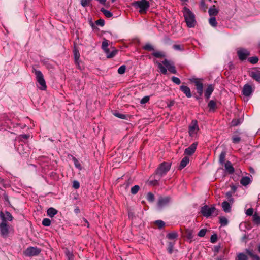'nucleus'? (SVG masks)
Returning a JSON list of instances; mask_svg holds the SVG:
<instances>
[{
    "mask_svg": "<svg viewBox=\"0 0 260 260\" xmlns=\"http://www.w3.org/2000/svg\"><path fill=\"white\" fill-rule=\"evenodd\" d=\"M101 11L108 18H110L112 16V14L109 11L105 10L104 8H102Z\"/></svg>",
    "mask_w": 260,
    "mask_h": 260,
    "instance_id": "obj_31",
    "label": "nucleus"
},
{
    "mask_svg": "<svg viewBox=\"0 0 260 260\" xmlns=\"http://www.w3.org/2000/svg\"><path fill=\"white\" fill-rule=\"evenodd\" d=\"M140 187L138 185H135L131 188V193L136 194L139 191Z\"/></svg>",
    "mask_w": 260,
    "mask_h": 260,
    "instance_id": "obj_42",
    "label": "nucleus"
},
{
    "mask_svg": "<svg viewBox=\"0 0 260 260\" xmlns=\"http://www.w3.org/2000/svg\"><path fill=\"white\" fill-rule=\"evenodd\" d=\"M73 160L74 162L75 166L77 168L81 170L82 169L81 165L80 163L78 161V160L77 159V158H76L75 157H73Z\"/></svg>",
    "mask_w": 260,
    "mask_h": 260,
    "instance_id": "obj_35",
    "label": "nucleus"
},
{
    "mask_svg": "<svg viewBox=\"0 0 260 260\" xmlns=\"http://www.w3.org/2000/svg\"><path fill=\"white\" fill-rule=\"evenodd\" d=\"M252 92V87L250 85L246 84L244 86L242 90L243 95L246 96H249Z\"/></svg>",
    "mask_w": 260,
    "mask_h": 260,
    "instance_id": "obj_16",
    "label": "nucleus"
},
{
    "mask_svg": "<svg viewBox=\"0 0 260 260\" xmlns=\"http://www.w3.org/2000/svg\"><path fill=\"white\" fill-rule=\"evenodd\" d=\"M189 161V158L187 156L184 157L180 162V164L179 166L180 170L184 168L188 164Z\"/></svg>",
    "mask_w": 260,
    "mask_h": 260,
    "instance_id": "obj_22",
    "label": "nucleus"
},
{
    "mask_svg": "<svg viewBox=\"0 0 260 260\" xmlns=\"http://www.w3.org/2000/svg\"><path fill=\"white\" fill-rule=\"evenodd\" d=\"M0 218L6 222V220L12 221L13 220V217L11 214L9 212H6L4 214L2 212L0 213Z\"/></svg>",
    "mask_w": 260,
    "mask_h": 260,
    "instance_id": "obj_15",
    "label": "nucleus"
},
{
    "mask_svg": "<svg viewBox=\"0 0 260 260\" xmlns=\"http://www.w3.org/2000/svg\"><path fill=\"white\" fill-rule=\"evenodd\" d=\"M133 6L137 8H139L140 12L143 13H145L149 7V3L146 0L137 1L133 3Z\"/></svg>",
    "mask_w": 260,
    "mask_h": 260,
    "instance_id": "obj_5",
    "label": "nucleus"
},
{
    "mask_svg": "<svg viewBox=\"0 0 260 260\" xmlns=\"http://www.w3.org/2000/svg\"><path fill=\"white\" fill-rule=\"evenodd\" d=\"M0 231L4 237H6L9 233L8 225L5 221H2L0 224Z\"/></svg>",
    "mask_w": 260,
    "mask_h": 260,
    "instance_id": "obj_11",
    "label": "nucleus"
},
{
    "mask_svg": "<svg viewBox=\"0 0 260 260\" xmlns=\"http://www.w3.org/2000/svg\"><path fill=\"white\" fill-rule=\"evenodd\" d=\"M248 61L252 64H255L258 62V59L257 57L254 56L249 58Z\"/></svg>",
    "mask_w": 260,
    "mask_h": 260,
    "instance_id": "obj_43",
    "label": "nucleus"
},
{
    "mask_svg": "<svg viewBox=\"0 0 260 260\" xmlns=\"http://www.w3.org/2000/svg\"><path fill=\"white\" fill-rule=\"evenodd\" d=\"M178 234L176 232H172L167 235V237L169 239H174L176 238Z\"/></svg>",
    "mask_w": 260,
    "mask_h": 260,
    "instance_id": "obj_30",
    "label": "nucleus"
},
{
    "mask_svg": "<svg viewBox=\"0 0 260 260\" xmlns=\"http://www.w3.org/2000/svg\"><path fill=\"white\" fill-rule=\"evenodd\" d=\"M180 89L187 98L191 97L190 89L188 87L184 85H181L180 86Z\"/></svg>",
    "mask_w": 260,
    "mask_h": 260,
    "instance_id": "obj_19",
    "label": "nucleus"
},
{
    "mask_svg": "<svg viewBox=\"0 0 260 260\" xmlns=\"http://www.w3.org/2000/svg\"><path fill=\"white\" fill-rule=\"evenodd\" d=\"M250 76L255 81L260 82V72L257 70H253L250 72Z\"/></svg>",
    "mask_w": 260,
    "mask_h": 260,
    "instance_id": "obj_18",
    "label": "nucleus"
},
{
    "mask_svg": "<svg viewBox=\"0 0 260 260\" xmlns=\"http://www.w3.org/2000/svg\"><path fill=\"white\" fill-rule=\"evenodd\" d=\"M209 22L210 24L213 27L217 26V21L215 17H212L209 19Z\"/></svg>",
    "mask_w": 260,
    "mask_h": 260,
    "instance_id": "obj_32",
    "label": "nucleus"
},
{
    "mask_svg": "<svg viewBox=\"0 0 260 260\" xmlns=\"http://www.w3.org/2000/svg\"><path fill=\"white\" fill-rule=\"evenodd\" d=\"M108 41L104 39L102 44V48L104 51L107 58H112L114 57L117 52V50L113 49L111 51L108 48Z\"/></svg>",
    "mask_w": 260,
    "mask_h": 260,
    "instance_id": "obj_6",
    "label": "nucleus"
},
{
    "mask_svg": "<svg viewBox=\"0 0 260 260\" xmlns=\"http://www.w3.org/2000/svg\"><path fill=\"white\" fill-rule=\"evenodd\" d=\"M96 24L103 26L104 25V21L102 19H99L96 22Z\"/></svg>",
    "mask_w": 260,
    "mask_h": 260,
    "instance_id": "obj_61",
    "label": "nucleus"
},
{
    "mask_svg": "<svg viewBox=\"0 0 260 260\" xmlns=\"http://www.w3.org/2000/svg\"><path fill=\"white\" fill-rule=\"evenodd\" d=\"M114 115L116 117H118V118H121V119H125V117H126L125 115L122 114H120V113H115L114 114Z\"/></svg>",
    "mask_w": 260,
    "mask_h": 260,
    "instance_id": "obj_54",
    "label": "nucleus"
},
{
    "mask_svg": "<svg viewBox=\"0 0 260 260\" xmlns=\"http://www.w3.org/2000/svg\"><path fill=\"white\" fill-rule=\"evenodd\" d=\"M172 81L175 84L179 85L180 84L181 81L180 79L176 77L173 76L172 77Z\"/></svg>",
    "mask_w": 260,
    "mask_h": 260,
    "instance_id": "obj_47",
    "label": "nucleus"
},
{
    "mask_svg": "<svg viewBox=\"0 0 260 260\" xmlns=\"http://www.w3.org/2000/svg\"><path fill=\"white\" fill-rule=\"evenodd\" d=\"M197 145V143H192L190 146L185 149L184 154L187 155H192L195 152Z\"/></svg>",
    "mask_w": 260,
    "mask_h": 260,
    "instance_id": "obj_14",
    "label": "nucleus"
},
{
    "mask_svg": "<svg viewBox=\"0 0 260 260\" xmlns=\"http://www.w3.org/2000/svg\"><path fill=\"white\" fill-rule=\"evenodd\" d=\"M183 14L187 26L190 28L194 27L196 24L194 14L186 7L183 8Z\"/></svg>",
    "mask_w": 260,
    "mask_h": 260,
    "instance_id": "obj_1",
    "label": "nucleus"
},
{
    "mask_svg": "<svg viewBox=\"0 0 260 260\" xmlns=\"http://www.w3.org/2000/svg\"><path fill=\"white\" fill-rule=\"evenodd\" d=\"M57 213V211L53 208H49L47 211V215L50 217H53Z\"/></svg>",
    "mask_w": 260,
    "mask_h": 260,
    "instance_id": "obj_26",
    "label": "nucleus"
},
{
    "mask_svg": "<svg viewBox=\"0 0 260 260\" xmlns=\"http://www.w3.org/2000/svg\"><path fill=\"white\" fill-rule=\"evenodd\" d=\"M51 224V221L48 218H44L42 221V224L45 226H48Z\"/></svg>",
    "mask_w": 260,
    "mask_h": 260,
    "instance_id": "obj_44",
    "label": "nucleus"
},
{
    "mask_svg": "<svg viewBox=\"0 0 260 260\" xmlns=\"http://www.w3.org/2000/svg\"><path fill=\"white\" fill-rule=\"evenodd\" d=\"M157 65L160 71L163 74H167V69L172 73H176V70L173 63L167 59H165L162 63L158 62Z\"/></svg>",
    "mask_w": 260,
    "mask_h": 260,
    "instance_id": "obj_2",
    "label": "nucleus"
},
{
    "mask_svg": "<svg viewBox=\"0 0 260 260\" xmlns=\"http://www.w3.org/2000/svg\"><path fill=\"white\" fill-rule=\"evenodd\" d=\"M215 210V208L213 206L210 207L206 205L202 207L201 212L204 216L208 217L214 212Z\"/></svg>",
    "mask_w": 260,
    "mask_h": 260,
    "instance_id": "obj_8",
    "label": "nucleus"
},
{
    "mask_svg": "<svg viewBox=\"0 0 260 260\" xmlns=\"http://www.w3.org/2000/svg\"><path fill=\"white\" fill-rule=\"evenodd\" d=\"M216 102L213 100H211L208 103V106L210 110H214L216 108Z\"/></svg>",
    "mask_w": 260,
    "mask_h": 260,
    "instance_id": "obj_38",
    "label": "nucleus"
},
{
    "mask_svg": "<svg viewBox=\"0 0 260 260\" xmlns=\"http://www.w3.org/2000/svg\"><path fill=\"white\" fill-rule=\"evenodd\" d=\"M257 250L259 252H260V244L257 246Z\"/></svg>",
    "mask_w": 260,
    "mask_h": 260,
    "instance_id": "obj_64",
    "label": "nucleus"
},
{
    "mask_svg": "<svg viewBox=\"0 0 260 260\" xmlns=\"http://www.w3.org/2000/svg\"><path fill=\"white\" fill-rule=\"evenodd\" d=\"M186 236L188 239L191 240L193 238L192 231L190 230H187L186 231Z\"/></svg>",
    "mask_w": 260,
    "mask_h": 260,
    "instance_id": "obj_46",
    "label": "nucleus"
},
{
    "mask_svg": "<svg viewBox=\"0 0 260 260\" xmlns=\"http://www.w3.org/2000/svg\"><path fill=\"white\" fill-rule=\"evenodd\" d=\"M238 260H248L247 256L243 253H239L237 255Z\"/></svg>",
    "mask_w": 260,
    "mask_h": 260,
    "instance_id": "obj_37",
    "label": "nucleus"
},
{
    "mask_svg": "<svg viewBox=\"0 0 260 260\" xmlns=\"http://www.w3.org/2000/svg\"><path fill=\"white\" fill-rule=\"evenodd\" d=\"M214 251L215 252H218L219 251V249H220V246H215V247H214Z\"/></svg>",
    "mask_w": 260,
    "mask_h": 260,
    "instance_id": "obj_62",
    "label": "nucleus"
},
{
    "mask_svg": "<svg viewBox=\"0 0 260 260\" xmlns=\"http://www.w3.org/2000/svg\"><path fill=\"white\" fill-rule=\"evenodd\" d=\"M41 250L37 247H29L24 252V254L27 256H33L38 255Z\"/></svg>",
    "mask_w": 260,
    "mask_h": 260,
    "instance_id": "obj_9",
    "label": "nucleus"
},
{
    "mask_svg": "<svg viewBox=\"0 0 260 260\" xmlns=\"http://www.w3.org/2000/svg\"><path fill=\"white\" fill-rule=\"evenodd\" d=\"M214 89V86L210 84L208 85L205 93V96L207 99H209V98L210 97V95L212 93Z\"/></svg>",
    "mask_w": 260,
    "mask_h": 260,
    "instance_id": "obj_21",
    "label": "nucleus"
},
{
    "mask_svg": "<svg viewBox=\"0 0 260 260\" xmlns=\"http://www.w3.org/2000/svg\"><path fill=\"white\" fill-rule=\"evenodd\" d=\"M253 212V209L252 208H249L246 210V214L248 216H251L252 215Z\"/></svg>",
    "mask_w": 260,
    "mask_h": 260,
    "instance_id": "obj_58",
    "label": "nucleus"
},
{
    "mask_svg": "<svg viewBox=\"0 0 260 260\" xmlns=\"http://www.w3.org/2000/svg\"><path fill=\"white\" fill-rule=\"evenodd\" d=\"M218 13V10L215 6H213L209 9V14L210 16H215Z\"/></svg>",
    "mask_w": 260,
    "mask_h": 260,
    "instance_id": "obj_24",
    "label": "nucleus"
},
{
    "mask_svg": "<svg viewBox=\"0 0 260 260\" xmlns=\"http://www.w3.org/2000/svg\"><path fill=\"white\" fill-rule=\"evenodd\" d=\"M147 199L148 201L152 202L154 201V196L151 192L148 193L147 195Z\"/></svg>",
    "mask_w": 260,
    "mask_h": 260,
    "instance_id": "obj_41",
    "label": "nucleus"
},
{
    "mask_svg": "<svg viewBox=\"0 0 260 260\" xmlns=\"http://www.w3.org/2000/svg\"><path fill=\"white\" fill-rule=\"evenodd\" d=\"M222 207L225 212H229L231 211V206L227 201H224L222 204Z\"/></svg>",
    "mask_w": 260,
    "mask_h": 260,
    "instance_id": "obj_25",
    "label": "nucleus"
},
{
    "mask_svg": "<svg viewBox=\"0 0 260 260\" xmlns=\"http://www.w3.org/2000/svg\"><path fill=\"white\" fill-rule=\"evenodd\" d=\"M17 150L20 154L24 155V154H26L27 153V145L26 144H25V145L21 144V145H19L17 147Z\"/></svg>",
    "mask_w": 260,
    "mask_h": 260,
    "instance_id": "obj_20",
    "label": "nucleus"
},
{
    "mask_svg": "<svg viewBox=\"0 0 260 260\" xmlns=\"http://www.w3.org/2000/svg\"><path fill=\"white\" fill-rule=\"evenodd\" d=\"M217 236L216 234H213L211 236L210 241L211 243H215L217 241Z\"/></svg>",
    "mask_w": 260,
    "mask_h": 260,
    "instance_id": "obj_50",
    "label": "nucleus"
},
{
    "mask_svg": "<svg viewBox=\"0 0 260 260\" xmlns=\"http://www.w3.org/2000/svg\"><path fill=\"white\" fill-rule=\"evenodd\" d=\"M33 72L36 75V78L38 84L37 85L38 88L41 90H45L46 89L47 86L44 78V76L41 72L34 69Z\"/></svg>",
    "mask_w": 260,
    "mask_h": 260,
    "instance_id": "obj_4",
    "label": "nucleus"
},
{
    "mask_svg": "<svg viewBox=\"0 0 260 260\" xmlns=\"http://www.w3.org/2000/svg\"><path fill=\"white\" fill-rule=\"evenodd\" d=\"M126 69V67L124 65L120 66L118 69V73L120 74H123Z\"/></svg>",
    "mask_w": 260,
    "mask_h": 260,
    "instance_id": "obj_45",
    "label": "nucleus"
},
{
    "mask_svg": "<svg viewBox=\"0 0 260 260\" xmlns=\"http://www.w3.org/2000/svg\"><path fill=\"white\" fill-rule=\"evenodd\" d=\"M92 0H81V4L84 7L88 6Z\"/></svg>",
    "mask_w": 260,
    "mask_h": 260,
    "instance_id": "obj_48",
    "label": "nucleus"
},
{
    "mask_svg": "<svg viewBox=\"0 0 260 260\" xmlns=\"http://www.w3.org/2000/svg\"><path fill=\"white\" fill-rule=\"evenodd\" d=\"M144 48L145 50H149V51H151V50H154L153 47L151 44H146L144 46Z\"/></svg>",
    "mask_w": 260,
    "mask_h": 260,
    "instance_id": "obj_51",
    "label": "nucleus"
},
{
    "mask_svg": "<svg viewBox=\"0 0 260 260\" xmlns=\"http://www.w3.org/2000/svg\"><path fill=\"white\" fill-rule=\"evenodd\" d=\"M153 55L157 58H160L165 56L164 52L161 51H156L153 53Z\"/></svg>",
    "mask_w": 260,
    "mask_h": 260,
    "instance_id": "obj_40",
    "label": "nucleus"
},
{
    "mask_svg": "<svg viewBox=\"0 0 260 260\" xmlns=\"http://www.w3.org/2000/svg\"><path fill=\"white\" fill-rule=\"evenodd\" d=\"M226 153L225 152H222L219 155V161L221 164H223L225 161Z\"/></svg>",
    "mask_w": 260,
    "mask_h": 260,
    "instance_id": "obj_36",
    "label": "nucleus"
},
{
    "mask_svg": "<svg viewBox=\"0 0 260 260\" xmlns=\"http://www.w3.org/2000/svg\"><path fill=\"white\" fill-rule=\"evenodd\" d=\"M173 48L174 49L176 50H182L183 49L181 48V45H174L173 46Z\"/></svg>",
    "mask_w": 260,
    "mask_h": 260,
    "instance_id": "obj_60",
    "label": "nucleus"
},
{
    "mask_svg": "<svg viewBox=\"0 0 260 260\" xmlns=\"http://www.w3.org/2000/svg\"><path fill=\"white\" fill-rule=\"evenodd\" d=\"M225 170L230 174H232L234 172V169L231 162L229 161L225 164Z\"/></svg>",
    "mask_w": 260,
    "mask_h": 260,
    "instance_id": "obj_23",
    "label": "nucleus"
},
{
    "mask_svg": "<svg viewBox=\"0 0 260 260\" xmlns=\"http://www.w3.org/2000/svg\"><path fill=\"white\" fill-rule=\"evenodd\" d=\"M73 186L75 189H78L80 187L79 182L77 181H74L73 182Z\"/></svg>",
    "mask_w": 260,
    "mask_h": 260,
    "instance_id": "obj_57",
    "label": "nucleus"
},
{
    "mask_svg": "<svg viewBox=\"0 0 260 260\" xmlns=\"http://www.w3.org/2000/svg\"><path fill=\"white\" fill-rule=\"evenodd\" d=\"M74 55L75 64L78 66L79 69H81V68L80 66V63L81 62V61L80 60V55L79 51L76 49L74 51Z\"/></svg>",
    "mask_w": 260,
    "mask_h": 260,
    "instance_id": "obj_17",
    "label": "nucleus"
},
{
    "mask_svg": "<svg viewBox=\"0 0 260 260\" xmlns=\"http://www.w3.org/2000/svg\"><path fill=\"white\" fill-rule=\"evenodd\" d=\"M173 245L171 243H169L168 248V251L169 253L171 254L173 251Z\"/></svg>",
    "mask_w": 260,
    "mask_h": 260,
    "instance_id": "obj_56",
    "label": "nucleus"
},
{
    "mask_svg": "<svg viewBox=\"0 0 260 260\" xmlns=\"http://www.w3.org/2000/svg\"><path fill=\"white\" fill-rule=\"evenodd\" d=\"M149 184L152 185H156L158 184V180L157 179L151 180L149 182Z\"/></svg>",
    "mask_w": 260,
    "mask_h": 260,
    "instance_id": "obj_59",
    "label": "nucleus"
},
{
    "mask_svg": "<svg viewBox=\"0 0 260 260\" xmlns=\"http://www.w3.org/2000/svg\"><path fill=\"white\" fill-rule=\"evenodd\" d=\"M149 100V97L148 96H146L144 97L141 101V103L142 104H144L147 103Z\"/></svg>",
    "mask_w": 260,
    "mask_h": 260,
    "instance_id": "obj_53",
    "label": "nucleus"
},
{
    "mask_svg": "<svg viewBox=\"0 0 260 260\" xmlns=\"http://www.w3.org/2000/svg\"><path fill=\"white\" fill-rule=\"evenodd\" d=\"M199 130V128L198 125L197 121L192 120L189 126V136L192 137H196Z\"/></svg>",
    "mask_w": 260,
    "mask_h": 260,
    "instance_id": "obj_7",
    "label": "nucleus"
},
{
    "mask_svg": "<svg viewBox=\"0 0 260 260\" xmlns=\"http://www.w3.org/2000/svg\"><path fill=\"white\" fill-rule=\"evenodd\" d=\"M21 137L25 139H27L28 138H29V136L28 135L24 134L21 135Z\"/></svg>",
    "mask_w": 260,
    "mask_h": 260,
    "instance_id": "obj_63",
    "label": "nucleus"
},
{
    "mask_svg": "<svg viewBox=\"0 0 260 260\" xmlns=\"http://www.w3.org/2000/svg\"><path fill=\"white\" fill-rule=\"evenodd\" d=\"M65 253L68 260H74V255L72 251L67 249H66Z\"/></svg>",
    "mask_w": 260,
    "mask_h": 260,
    "instance_id": "obj_29",
    "label": "nucleus"
},
{
    "mask_svg": "<svg viewBox=\"0 0 260 260\" xmlns=\"http://www.w3.org/2000/svg\"><path fill=\"white\" fill-rule=\"evenodd\" d=\"M171 164L169 162H163L160 164L156 170L155 175L158 177V180L166 174L170 169Z\"/></svg>",
    "mask_w": 260,
    "mask_h": 260,
    "instance_id": "obj_3",
    "label": "nucleus"
},
{
    "mask_svg": "<svg viewBox=\"0 0 260 260\" xmlns=\"http://www.w3.org/2000/svg\"><path fill=\"white\" fill-rule=\"evenodd\" d=\"M238 56L241 60L245 59L249 55V52L248 50L244 49H240L237 51Z\"/></svg>",
    "mask_w": 260,
    "mask_h": 260,
    "instance_id": "obj_13",
    "label": "nucleus"
},
{
    "mask_svg": "<svg viewBox=\"0 0 260 260\" xmlns=\"http://www.w3.org/2000/svg\"><path fill=\"white\" fill-rule=\"evenodd\" d=\"M240 123V122L239 120H238V119L233 120L231 122V125L232 126H236Z\"/></svg>",
    "mask_w": 260,
    "mask_h": 260,
    "instance_id": "obj_55",
    "label": "nucleus"
},
{
    "mask_svg": "<svg viewBox=\"0 0 260 260\" xmlns=\"http://www.w3.org/2000/svg\"><path fill=\"white\" fill-rule=\"evenodd\" d=\"M155 224L158 225V226L159 228H162L164 225H165V223L162 220H157L155 221Z\"/></svg>",
    "mask_w": 260,
    "mask_h": 260,
    "instance_id": "obj_49",
    "label": "nucleus"
},
{
    "mask_svg": "<svg viewBox=\"0 0 260 260\" xmlns=\"http://www.w3.org/2000/svg\"><path fill=\"white\" fill-rule=\"evenodd\" d=\"M206 233V229H202L201 230L199 233H198V236L203 237H204Z\"/></svg>",
    "mask_w": 260,
    "mask_h": 260,
    "instance_id": "obj_52",
    "label": "nucleus"
},
{
    "mask_svg": "<svg viewBox=\"0 0 260 260\" xmlns=\"http://www.w3.org/2000/svg\"><path fill=\"white\" fill-rule=\"evenodd\" d=\"M192 81L195 84L198 93L201 96L203 92V83L198 79H195Z\"/></svg>",
    "mask_w": 260,
    "mask_h": 260,
    "instance_id": "obj_12",
    "label": "nucleus"
},
{
    "mask_svg": "<svg viewBox=\"0 0 260 260\" xmlns=\"http://www.w3.org/2000/svg\"><path fill=\"white\" fill-rule=\"evenodd\" d=\"M232 142L234 143H238L241 140V138L239 136H238V135H234L232 136Z\"/></svg>",
    "mask_w": 260,
    "mask_h": 260,
    "instance_id": "obj_34",
    "label": "nucleus"
},
{
    "mask_svg": "<svg viewBox=\"0 0 260 260\" xmlns=\"http://www.w3.org/2000/svg\"><path fill=\"white\" fill-rule=\"evenodd\" d=\"M246 253L255 260H260V257L257 255L254 254L251 250L246 249Z\"/></svg>",
    "mask_w": 260,
    "mask_h": 260,
    "instance_id": "obj_28",
    "label": "nucleus"
},
{
    "mask_svg": "<svg viewBox=\"0 0 260 260\" xmlns=\"http://www.w3.org/2000/svg\"><path fill=\"white\" fill-rule=\"evenodd\" d=\"M170 200L171 199L169 197H160L158 201L157 208L161 209L169 204Z\"/></svg>",
    "mask_w": 260,
    "mask_h": 260,
    "instance_id": "obj_10",
    "label": "nucleus"
},
{
    "mask_svg": "<svg viewBox=\"0 0 260 260\" xmlns=\"http://www.w3.org/2000/svg\"><path fill=\"white\" fill-rule=\"evenodd\" d=\"M220 223L221 225L225 226L228 224V220L225 217H221L220 218Z\"/></svg>",
    "mask_w": 260,
    "mask_h": 260,
    "instance_id": "obj_39",
    "label": "nucleus"
},
{
    "mask_svg": "<svg viewBox=\"0 0 260 260\" xmlns=\"http://www.w3.org/2000/svg\"><path fill=\"white\" fill-rule=\"evenodd\" d=\"M251 182L250 178L248 177H243L240 180V183L244 186H246Z\"/></svg>",
    "mask_w": 260,
    "mask_h": 260,
    "instance_id": "obj_27",
    "label": "nucleus"
},
{
    "mask_svg": "<svg viewBox=\"0 0 260 260\" xmlns=\"http://www.w3.org/2000/svg\"><path fill=\"white\" fill-rule=\"evenodd\" d=\"M253 220L257 225L260 224V216L256 214L253 216Z\"/></svg>",
    "mask_w": 260,
    "mask_h": 260,
    "instance_id": "obj_33",
    "label": "nucleus"
}]
</instances>
